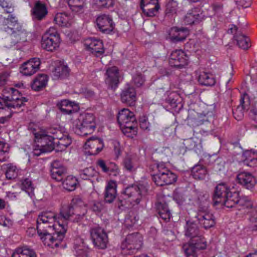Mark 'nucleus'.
Instances as JSON below:
<instances>
[{"instance_id":"f257e3e1","label":"nucleus","mask_w":257,"mask_h":257,"mask_svg":"<svg viewBox=\"0 0 257 257\" xmlns=\"http://www.w3.org/2000/svg\"><path fill=\"white\" fill-rule=\"evenodd\" d=\"M117 121L124 134L128 137L133 138L138 133L137 123L133 112L123 108L119 111Z\"/></svg>"},{"instance_id":"f03ea898","label":"nucleus","mask_w":257,"mask_h":257,"mask_svg":"<svg viewBox=\"0 0 257 257\" xmlns=\"http://www.w3.org/2000/svg\"><path fill=\"white\" fill-rule=\"evenodd\" d=\"M38 233L46 229H59L66 228L65 223H61L58 214L52 211L45 212L39 215L37 220Z\"/></svg>"},{"instance_id":"7ed1b4c3","label":"nucleus","mask_w":257,"mask_h":257,"mask_svg":"<svg viewBox=\"0 0 257 257\" xmlns=\"http://www.w3.org/2000/svg\"><path fill=\"white\" fill-rule=\"evenodd\" d=\"M3 97L0 98V109L6 106L10 109H17L24 105L28 99L22 97L18 90L13 88H6L3 91Z\"/></svg>"},{"instance_id":"20e7f679","label":"nucleus","mask_w":257,"mask_h":257,"mask_svg":"<svg viewBox=\"0 0 257 257\" xmlns=\"http://www.w3.org/2000/svg\"><path fill=\"white\" fill-rule=\"evenodd\" d=\"M153 180L158 186L172 184L177 180V176L163 162L155 164L153 168Z\"/></svg>"},{"instance_id":"39448f33","label":"nucleus","mask_w":257,"mask_h":257,"mask_svg":"<svg viewBox=\"0 0 257 257\" xmlns=\"http://www.w3.org/2000/svg\"><path fill=\"white\" fill-rule=\"evenodd\" d=\"M66 228L59 229H46L43 232L38 233L45 245L52 248L58 247L65 237Z\"/></svg>"},{"instance_id":"423d86ee","label":"nucleus","mask_w":257,"mask_h":257,"mask_svg":"<svg viewBox=\"0 0 257 257\" xmlns=\"http://www.w3.org/2000/svg\"><path fill=\"white\" fill-rule=\"evenodd\" d=\"M76 132L82 136L91 134L96 127L95 119L92 113H83L80 114L74 121Z\"/></svg>"},{"instance_id":"0eeeda50","label":"nucleus","mask_w":257,"mask_h":257,"mask_svg":"<svg viewBox=\"0 0 257 257\" xmlns=\"http://www.w3.org/2000/svg\"><path fill=\"white\" fill-rule=\"evenodd\" d=\"M147 191V187L143 184L128 186L123 192L124 199L133 206L138 205Z\"/></svg>"},{"instance_id":"6e6552de","label":"nucleus","mask_w":257,"mask_h":257,"mask_svg":"<svg viewBox=\"0 0 257 257\" xmlns=\"http://www.w3.org/2000/svg\"><path fill=\"white\" fill-rule=\"evenodd\" d=\"M60 35L55 27H50L42 36L41 44L43 49L52 52L59 48Z\"/></svg>"},{"instance_id":"1a4fd4ad","label":"nucleus","mask_w":257,"mask_h":257,"mask_svg":"<svg viewBox=\"0 0 257 257\" xmlns=\"http://www.w3.org/2000/svg\"><path fill=\"white\" fill-rule=\"evenodd\" d=\"M34 135L36 139L41 140V143L43 140L48 144L52 143L53 150L55 149V143L60 140L64 136L60 130L55 128H49L46 130L41 129L38 132L35 133Z\"/></svg>"},{"instance_id":"9d476101","label":"nucleus","mask_w":257,"mask_h":257,"mask_svg":"<svg viewBox=\"0 0 257 257\" xmlns=\"http://www.w3.org/2000/svg\"><path fill=\"white\" fill-rule=\"evenodd\" d=\"M143 245V237L138 233L128 234L122 242L121 248L125 253H133L139 250Z\"/></svg>"},{"instance_id":"9b49d317","label":"nucleus","mask_w":257,"mask_h":257,"mask_svg":"<svg viewBox=\"0 0 257 257\" xmlns=\"http://www.w3.org/2000/svg\"><path fill=\"white\" fill-rule=\"evenodd\" d=\"M206 247V242L204 237L199 235L190 239L183 246V249L187 257H197L196 251Z\"/></svg>"},{"instance_id":"f8f14e48","label":"nucleus","mask_w":257,"mask_h":257,"mask_svg":"<svg viewBox=\"0 0 257 257\" xmlns=\"http://www.w3.org/2000/svg\"><path fill=\"white\" fill-rule=\"evenodd\" d=\"M72 202L74 206L67 205L63 206L60 212V214H58V218H60L61 223H65L66 224V228L67 229V220L73 214L77 213L78 210L77 205L81 206L84 205V203L82 202L81 199L78 197L74 198Z\"/></svg>"},{"instance_id":"ddd939ff","label":"nucleus","mask_w":257,"mask_h":257,"mask_svg":"<svg viewBox=\"0 0 257 257\" xmlns=\"http://www.w3.org/2000/svg\"><path fill=\"white\" fill-rule=\"evenodd\" d=\"M91 238L94 245L99 248L106 247L108 243V236L103 229L100 227H95L90 230Z\"/></svg>"},{"instance_id":"4468645a","label":"nucleus","mask_w":257,"mask_h":257,"mask_svg":"<svg viewBox=\"0 0 257 257\" xmlns=\"http://www.w3.org/2000/svg\"><path fill=\"white\" fill-rule=\"evenodd\" d=\"M169 64L172 67L183 68L188 65L189 57L182 50H175L170 55Z\"/></svg>"},{"instance_id":"2eb2a0df","label":"nucleus","mask_w":257,"mask_h":257,"mask_svg":"<svg viewBox=\"0 0 257 257\" xmlns=\"http://www.w3.org/2000/svg\"><path fill=\"white\" fill-rule=\"evenodd\" d=\"M196 217L200 226L205 229L213 227L215 224L214 217L207 208H200Z\"/></svg>"},{"instance_id":"dca6fc26","label":"nucleus","mask_w":257,"mask_h":257,"mask_svg":"<svg viewBox=\"0 0 257 257\" xmlns=\"http://www.w3.org/2000/svg\"><path fill=\"white\" fill-rule=\"evenodd\" d=\"M41 64V62L39 58H31L21 65L20 72L25 76H32L40 69Z\"/></svg>"},{"instance_id":"f3484780","label":"nucleus","mask_w":257,"mask_h":257,"mask_svg":"<svg viewBox=\"0 0 257 257\" xmlns=\"http://www.w3.org/2000/svg\"><path fill=\"white\" fill-rule=\"evenodd\" d=\"M96 23L99 30L103 33L108 34L111 32L115 27L112 18L105 14L98 16Z\"/></svg>"},{"instance_id":"a211bd4d","label":"nucleus","mask_w":257,"mask_h":257,"mask_svg":"<svg viewBox=\"0 0 257 257\" xmlns=\"http://www.w3.org/2000/svg\"><path fill=\"white\" fill-rule=\"evenodd\" d=\"M84 45L86 50L97 56L101 55L104 52L102 41L95 38L86 39L84 41Z\"/></svg>"},{"instance_id":"6ab92c4d","label":"nucleus","mask_w":257,"mask_h":257,"mask_svg":"<svg viewBox=\"0 0 257 257\" xmlns=\"http://www.w3.org/2000/svg\"><path fill=\"white\" fill-rule=\"evenodd\" d=\"M205 17L203 11L200 8H194L188 11L184 18L186 25H192L202 21Z\"/></svg>"},{"instance_id":"aec40b11","label":"nucleus","mask_w":257,"mask_h":257,"mask_svg":"<svg viewBox=\"0 0 257 257\" xmlns=\"http://www.w3.org/2000/svg\"><path fill=\"white\" fill-rule=\"evenodd\" d=\"M141 8L146 16L153 17L160 9L158 0H142Z\"/></svg>"},{"instance_id":"412c9836","label":"nucleus","mask_w":257,"mask_h":257,"mask_svg":"<svg viewBox=\"0 0 257 257\" xmlns=\"http://www.w3.org/2000/svg\"><path fill=\"white\" fill-rule=\"evenodd\" d=\"M103 143L101 139L92 138L88 139L85 143L84 148L88 150L87 153L90 155H95L100 152L103 148Z\"/></svg>"},{"instance_id":"4be33fe9","label":"nucleus","mask_w":257,"mask_h":257,"mask_svg":"<svg viewBox=\"0 0 257 257\" xmlns=\"http://www.w3.org/2000/svg\"><path fill=\"white\" fill-rule=\"evenodd\" d=\"M230 192L229 187L225 183L218 184L214 190L213 196V202L214 205H218Z\"/></svg>"},{"instance_id":"5701e85b","label":"nucleus","mask_w":257,"mask_h":257,"mask_svg":"<svg viewBox=\"0 0 257 257\" xmlns=\"http://www.w3.org/2000/svg\"><path fill=\"white\" fill-rule=\"evenodd\" d=\"M189 34V30L186 28L173 27L170 30L169 38L172 42H177L184 40Z\"/></svg>"},{"instance_id":"b1692460","label":"nucleus","mask_w":257,"mask_h":257,"mask_svg":"<svg viewBox=\"0 0 257 257\" xmlns=\"http://www.w3.org/2000/svg\"><path fill=\"white\" fill-rule=\"evenodd\" d=\"M239 193L237 192H230L220 203L221 206H225L227 208L237 206L238 204H242L243 199H239Z\"/></svg>"},{"instance_id":"393cba45","label":"nucleus","mask_w":257,"mask_h":257,"mask_svg":"<svg viewBox=\"0 0 257 257\" xmlns=\"http://www.w3.org/2000/svg\"><path fill=\"white\" fill-rule=\"evenodd\" d=\"M236 179L239 184L247 189L252 188L256 183L254 176L248 172H240L237 175Z\"/></svg>"},{"instance_id":"a878e982","label":"nucleus","mask_w":257,"mask_h":257,"mask_svg":"<svg viewBox=\"0 0 257 257\" xmlns=\"http://www.w3.org/2000/svg\"><path fill=\"white\" fill-rule=\"evenodd\" d=\"M66 173V168L58 161H54L51 165L52 178L57 181L62 180V176Z\"/></svg>"},{"instance_id":"bb28decb","label":"nucleus","mask_w":257,"mask_h":257,"mask_svg":"<svg viewBox=\"0 0 257 257\" xmlns=\"http://www.w3.org/2000/svg\"><path fill=\"white\" fill-rule=\"evenodd\" d=\"M106 83L111 88L116 87L119 82L118 70L116 67L109 68L106 72Z\"/></svg>"},{"instance_id":"cd10ccee","label":"nucleus","mask_w":257,"mask_h":257,"mask_svg":"<svg viewBox=\"0 0 257 257\" xmlns=\"http://www.w3.org/2000/svg\"><path fill=\"white\" fill-rule=\"evenodd\" d=\"M117 185L115 181H109L106 187L104 193V201L109 203H112L116 196Z\"/></svg>"},{"instance_id":"c85d7f7f","label":"nucleus","mask_w":257,"mask_h":257,"mask_svg":"<svg viewBox=\"0 0 257 257\" xmlns=\"http://www.w3.org/2000/svg\"><path fill=\"white\" fill-rule=\"evenodd\" d=\"M48 14V11L45 5L40 2H37L32 9V15L34 20L41 21L43 20Z\"/></svg>"},{"instance_id":"c756f323","label":"nucleus","mask_w":257,"mask_h":257,"mask_svg":"<svg viewBox=\"0 0 257 257\" xmlns=\"http://www.w3.org/2000/svg\"><path fill=\"white\" fill-rule=\"evenodd\" d=\"M156 208L160 217L166 222L170 220L171 212L164 200H159L156 203Z\"/></svg>"},{"instance_id":"7c9ffc66","label":"nucleus","mask_w":257,"mask_h":257,"mask_svg":"<svg viewBox=\"0 0 257 257\" xmlns=\"http://www.w3.org/2000/svg\"><path fill=\"white\" fill-rule=\"evenodd\" d=\"M121 101L129 105H133L136 101V92L133 87L124 89L121 94Z\"/></svg>"},{"instance_id":"2f4dec72","label":"nucleus","mask_w":257,"mask_h":257,"mask_svg":"<svg viewBox=\"0 0 257 257\" xmlns=\"http://www.w3.org/2000/svg\"><path fill=\"white\" fill-rule=\"evenodd\" d=\"M243 163L250 167H257V152L251 150L243 152L241 156Z\"/></svg>"},{"instance_id":"473e14b6","label":"nucleus","mask_w":257,"mask_h":257,"mask_svg":"<svg viewBox=\"0 0 257 257\" xmlns=\"http://www.w3.org/2000/svg\"><path fill=\"white\" fill-rule=\"evenodd\" d=\"M2 23L4 30L10 34L13 31L21 28V27L20 24L18 23L15 17L12 16H9L8 18H4L2 21Z\"/></svg>"},{"instance_id":"72a5a7b5","label":"nucleus","mask_w":257,"mask_h":257,"mask_svg":"<svg viewBox=\"0 0 257 257\" xmlns=\"http://www.w3.org/2000/svg\"><path fill=\"white\" fill-rule=\"evenodd\" d=\"M55 23L61 27H69L73 23V17L65 13H57L55 18Z\"/></svg>"},{"instance_id":"f704fd0d","label":"nucleus","mask_w":257,"mask_h":257,"mask_svg":"<svg viewBox=\"0 0 257 257\" xmlns=\"http://www.w3.org/2000/svg\"><path fill=\"white\" fill-rule=\"evenodd\" d=\"M58 106L61 112L64 114H71L77 111L79 109L78 105L76 103L67 100H62L58 104Z\"/></svg>"},{"instance_id":"c9c22d12","label":"nucleus","mask_w":257,"mask_h":257,"mask_svg":"<svg viewBox=\"0 0 257 257\" xmlns=\"http://www.w3.org/2000/svg\"><path fill=\"white\" fill-rule=\"evenodd\" d=\"M48 81V77L45 74L38 75L31 84L32 88L35 91H39L45 87Z\"/></svg>"},{"instance_id":"e433bc0d","label":"nucleus","mask_w":257,"mask_h":257,"mask_svg":"<svg viewBox=\"0 0 257 257\" xmlns=\"http://www.w3.org/2000/svg\"><path fill=\"white\" fill-rule=\"evenodd\" d=\"M185 235L191 239L200 235L199 230L197 224L192 221H187Z\"/></svg>"},{"instance_id":"4c0bfd02","label":"nucleus","mask_w":257,"mask_h":257,"mask_svg":"<svg viewBox=\"0 0 257 257\" xmlns=\"http://www.w3.org/2000/svg\"><path fill=\"white\" fill-rule=\"evenodd\" d=\"M27 33L22 29V27L18 30H16L11 33V39L13 41L12 43L15 45L20 42H25L27 40Z\"/></svg>"},{"instance_id":"58836bf2","label":"nucleus","mask_w":257,"mask_h":257,"mask_svg":"<svg viewBox=\"0 0 257 257\" xmlns=\"http://www.w3.org/2000/svg\"><path fill=\"white\" fill-rule=\"evenodd\" d=\"M199 83L205 86H213L215 83V79L214 76L211 74L202 72L200 73L198 77Z\"/></svg>"},{"instance_id":"ea45409f","label":"nucleus","mask_w":257,"mask_h":257,"mask_svg":"<svg viewBox=\"0 0 257 257\" xmlns=\"http://www.w3.org/2000/svg\"><path fill=\"white\" fill-rule=\"evenodd\" d=\"M37 140V142L41 144V145H38L37 148L34 150L33 152L34 155L39 156L42 153L50 152L53 150L52 143H50V144H48V143H46V142H45L44 140L43 141L42 143H41L40 139L39 140L38 139Z\"/></svg>"},{"instance_id":"a19ab883","label":"nucleus","mask_w":257,"mask_h":257,"mask_svg":"<svg viewBox=\"0 0 257 257\" xmlns=\"http://www.w3.org/2000/svg\"><path fill=\"white\" fill-rule=\"evenodd\" d=\"M78 184L77 179L71 175L68 176L62 183L63 188L69 191H74Z\"/></svg>"},{"instance_id":"79ce46f5","label":"nucleus","mask_w":257,"mask_h":257,"mask_svg":"<svg viewBox=\"0 0 257 257\" xmlns=\"http://www.w3.org/2000/svg\"><path fill=\"white\" fill-rule=\"evenodd\" d=\"M247 98V95L245 94L240 98V104L236 108L233 110V114L234 118L237 120H241L243 116V110L246 109L245 105H244V99Z\"/></svg>"},{"instance_id":"37998d69","label":"nucleus","mask_w":257,"mask_h":257,"mask_svg":"<svg viewBox=\"0 0 257 257\" xmlns=\"http://www.w3.org/2000/svg\"><path fill=\"white\" fill-rule=\"evenodd\" d=\"M193 177L196 179L202 180L205 178L207 171L205 167L201 165H196L192 169Z\"/></svg>"},{"instance_id":"c03bdc74","label":"nucleus","mask_w":257,"mask_h":257,"mask_svg":"<svg viewBox=\"0 0 257 257\" xmlns=\"http://www.w3.org/2000/svg\"><path fill=\"white\" fill-rule=\"evenodd\" d=\"M72 143L70 137L68 136H63L60 140L57 141L55 143V149L57 151H62L65 150Z\"/></svg>"},{"instance_id":"a18cd8bd","label":"nucleus","mask_w":257,"mask_h":257,"mask_svg":"<svg viewBox=\"0 0 257 257\" xmlns=\"http://www.w3.org/2000/svg\"><path fill=\"white\" fill-rule=\"evenodd\" d=\"M234 38L237 42L238 46L240 48L243 49H247L250 46L249 38L242 34L235 35Z\"/></svg>"},{"instance_id":"49530a36","label":"nucleus","mask_w":257,"mask_h":257,"mask_svg":"<svg viewBox=\"0 0 257 257\" xmlns=\"http://www.w3.org/2000/svg\"><path fill=\"white\" fill-rule=\"evenodd\" d=\"M69 71L70 70L66 65L60 64L55 68L54 75L58 78H63L69 74Z\"/></svg>"},{"instance_id":"de8ad7c7","label":"nucleus","mask_w":257,"mask_h":257,"mask_svg":"<svg viewBox=\"0 0 257 257\" xmlns=\"http://www.w3.org/2000/svg\"><path fill=\"white\" fill-rule=\"evenodd\" d=\"M68 4L72 11L80 12L84 6V0H67Z\"/></svg>"},{"instance_id":"09e8293b","label":"nucleus","mask_w":257,"mask_h":257,"mask_svg":"<svg viewBox=\"0 0 257 257\" xmlns=\"http://www.w3.org/2000/svg\"><path fill=\"white\" fill-rule=\"evenodd\" d=\"M18 170L17 167L13 164H8L6 172V178L8 179L15 178L18 175Z\"/></svg>"},{"instance_id":"8fccbe9b","label":"nucleus","mask_w":257,"mask_h":257,"mask_svg":"<svg viewBox=\"0 0 257 257\" xmlns=\"http://www.w3.org/2000/svg\"><path fill=\"white\" fill-rule=\"evenodd\" d=\"M97 172L92 167H89L84 169L81 173L80 176L82 179L84 180L89 179L92 177L97 176Z\"/></svg>"},{"instance_id":"3c124183","label":"nucleus","mask_w":257,"mask_h":257,"mask_svg":"<svg viewBox=\"0 0 257 257\" xmlns=\"http://www.w3.org/2000/svg\"><path fill=\"white\" fill-rule=\"evenodd\" d=\"M21 187L22 190L28 192L29 195L33 193L34 189L32 184V181L29 178H26L21 181Z\"/></svg>"},{"instance_id":"603ef678","label":"nucleus","mask_w":257,"mask_h":257,"mask_svg":"<svg viewBox=\"0 0 257 257\" xmlns=\"http://www.w3.org/2000/svg\"><path fill=\"white\" fill-rule=\"evenodd\" d=\"M9 148L6 143L0 141V162H4L9 158Z\"/></svg>"},{"instance_id":"864d4df0","label":"nucleus","mask_w":257,"mask_h":257,"mask_svg":"<svg viewBox=\"0 0 257 257\" xmlns=\"http://www.w3.org/2000/svg\"><path fill=\"white\" fill-rule=\"evenodd\" d=\"M186 144L190 149L196 150L201 147V140L196 138H190L186 141Z\"/></svg>"},{"instance_id":"5fc2aeb1","label":"nucleus","mask_w":257,"mask_h":257,"mask_svg":"<svg viewBox=\"0 0 257 257\" xmlns=\"http://www.w3.org/2000/svg\"><path fill=\"white\" fill-rule=\"evenodd\" d=\"M24 257H37L35 252L27 246L18 247Z\"/></svg>"},{"instance_id":"6e6d98bb","label":"nucleus","mask_w":257,"mask_h":257,"mask_svg":"<svg viewBox=\"0 0 257 257\" xmlns=\"http://www.w3.org/2000/svg\"><path fill=\"white\" fill-rule=\"evenodd\" d=\"M178 8V3L176 1H172L167 5V14H175L176 13Z\"/></svg>"},{"instance_id":"4d7b16f0","label":"nucleus","mask_w":257,"mask_h":257,"mask_svg":"<svg viewBox=\"0 0 257 257\" xmlns=\"http://www.w3.org/2000/svg\"><path fill=\"white\" fill-rule=\"evenodd\" d=\"M145 81V78L141 74H136L133 78V83L138 87L142 86Z\"/></svg>"},{"instance_id":"13d9d810","label":"nucleus","mask_w":257,"mask_h":257,"mask_svg":"<svg viewBox=\"0 0 257 257\" xmlns=\"http://www.w3.org/2000/svg\"><path fill=\"white\" fill-rule=\"evenodd\" d=\"M140 126L144 131L150 130L151 124L146 116H143L140 118Z\"/></svg>"},{"instance_id":"bf43d9fd","label":"nucleus","mask_w":257,"mask_h":257,"mask_svg":"<svg viewBox=\"0 0 257 257\" xmlns=\"http://www.w3.org/2000/svg\"><path fill=\"white\" fill-rule=\"evenodd\" d=\"M123 166L127 171H133L135 170V166L132 160L128 157H126L124 159Z\"/></svg>"},{"instance_id":"052dcab7","label":"nucleus","mask_w":257,"mask_h":257,"mask_svg":"<svg viewBox=\"0 0 257 257\" xmlns=\"http://www.w3.org/2000/svg\"><path fill=\"white\" fill-rule=\"evenodd\" d=\"M10 74L8 72H3L0 73V86H5L9 79Z\"/></svg>"},{"instance_id":"680f3d73","label":"nucleus","mask_w":257,"mask_h":257,"mask_svg":"<svg viewBox=\"0 0 257 257\" xmlns=\"http://www.w3.org/2000/svg\"><path fill=\"white\" fill-rule=\"evenodd\" d=\"M114 0H97V4L99 7L109 8L114 5Z\"/></svg>"},{"instance_id":"e2e57ef3","label":"nucleus","mask_w":257,"mask_h":257,"mask_svg":"<svg viewBox=\"0 0 257 257\" xmlns=\"http://www.w3.org/2000/svg\"><path fill=\"white\" fill-rule=\"evenodd\" d=\"M239 199H243L244 202L242 203V204H238L237 205V207L238 209H241L243 208H248L249 207H251L252 203L251 201L248 200L246 197H242L239 198Z\"/></svg>"},{"instance_id":"0e129e2a","label":"nucleus","mask_w":257,"mask_h":257,"mask_svg":"<svg viewBox=\"0 0 257 257\" xmlns=\"http://www.w3.org/2000/svg\"><path fill=\"white\" fill-rule=\"evenodd\" d=\"M235 2L239 8H246L251 5V0H235Z\"/></svg>"},{"instance_id":"69168bd1","label":"nucleus","mask_w":257,"mask_h":257,"mask_svg":"<svg viewBox=\"0 0 257 257\" xmlns=\"http://www.w3.org/2000/svg\"><path fill=\"white\" fill-rule=\"evenodd\" d=\"M102 204L100 202L94 201L91 206L92 210L95 212H100L103 209Z\"/></svg>"},{"instance_id":"338daca9","label":"nucleus","mask_w":257,"mask_h":257,"mask_svg":"<svg viewBox=\"0 0 257 257\" xmlns=\"http://www.w3.org/2000/svg\"><path fill=\"white\" fill-rule=\"evenodd\" d=\"M98 166L101 168L102 170L105 173H109V168L107 167L104 161L99 160L97 163Z\"/></svg>"},{"instance_id":"774afa93","label":"nucleus","mask_w":257,"mask_h":257,"mask_svg":"<svg viewBox=\"0 0 257 257\" xmlns=\"http://www.w3.org/2000/svg\"><path fill=\"white\" fill-rule=\"evenodd\" d=\"M250 220L254 222L257 225V209L253 210L250 217Z\"/></svg>"}]
</instances>
